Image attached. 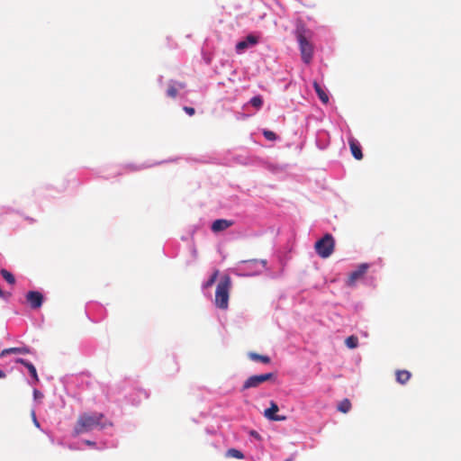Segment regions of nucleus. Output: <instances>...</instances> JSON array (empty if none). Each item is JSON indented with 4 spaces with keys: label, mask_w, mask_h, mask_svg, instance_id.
<instances>
[{
    "label": "nucleus",
    "mask_w": 461,
    "mask_h": 461,
    "mask_svg": "<svg viewBox=\"0 0 461 461\" xmlns=\"http://www.w3.org/2000/svg\"><path fill=\"white\" fill-rule=\"evenodd\" d=\"M112 423L104 420L102 413H89L85 412L78 416L76 425L74 427V436H78L83 433L90 432L95 429H104L111 426Z\"/></svg>",
    "instance_id": "1"
},
{
    "label": "nucleus",
    "mask_w": 461,
    "mask_h": 461,
    "mask_svg": "<svg viewBox=\"0 0 461 461\" xmlns=\"http://www.w3.org/2000/svg\"><path fill=\"white\" fill-rule=\"evenodd\" d=\"M231 278L228 275L221 276L215 291V305L217 308L226 310L229 306L230 292L231 290Z\"/></svg>",
    "instance_id": "2"
},
{
    "label": "nucleus",
    "mask_w": 461,
    "mask_h": 461,
    "mask_svg": "<svg viewBox=\"0 0 461 461\" xmlns=\"http://www.w3.org/2000/svg\"><path fill=\"white\" fill-rule=\"evenodd\" d=\"M295 35L299 43L302 59L304 63L309 64L313 55V47L309 41L311 32L303 26H299L295 31Z\"/></svg>",
    "instance_id": "3"
},
{
    "label": "nucleus",
    "mask_w": 461,
    "mask_h": 461,
    "mask_svg": "<svg viewBox=\"0 0 461 461\" xmlns=\"http://www.w3.org/2000/svg\"><path fill=\"white\" fill-rule=\"evenodd\" d=\"M335 242L331 234H325L316 241L314 248L316 253L322 258H329L334 251Z\"/></svg>",
    "instance_id": "4"
},
{
    "label": "nucleus",
    "mask_w": 461,
    "mask_h": 461,
    "mask_svg": "<svg viewBox=\"0 0 461 461\" xmlns=\"http://www.w3.org/2000/svg\"><path fill=\"white\" fill-rule=\"evenodd\" d=\"M274 378L275 375L273 373L251 375L243 383L241 391H246L250 388H257L261 384L272 380Z\"/></svg>",
    "instance_id": "5"
},
{
    "label": "nucleus",
    "mask_w": 461,
    "mask_h": 461,
    "mask_svg": "<svg viewBox=\"0 0 461 461\" xmlns=\"http://www.w3.org/2000/svg\"><path fill=\"white\" fill-rule=\"evenodd\" d=\"M369 266L366 263L361 264L357 270L350 273L348 279V285L352 286L355 285V283L363 277V276L366 273Z\"/></svg>",
    "instance_id": "6"
},
{
    "label": "nucleus",
    "mask_w": 461,
    "mask_h": 461,
    "mask_svg": "<svg viewBox=\"0 0 461 461\" xmlns=\"http://www.w3.org/2000/svg\"><path fill=\"white\" fill-rule=\"evenodd\" d=\"M26 299L27 302L30 303L31 307L33 309L40 308L43 302L42 294L37 291H30L26 294Z\"/></svg>",
    "instance_id": "7"
},
{
    "label": "nucleus",
    "mask_w": 461,
    "mask_h": 461,
    "mask_svg": "<svg viewBox=\"0 0 461 461\" xmlns=\"http://www.w3.org/2000/svg\"><path fill=\"white\" fill-rule=\"evenodd\" d=\"M258 42V37H256L252 34H249L245 38V40L240 41L236 44V50L238 52H242L246 49L255 46Z\"/></svg>",
    "instance_id": "8"
},
{
    "label": "nucleus",
    "mask_w": 461,
    "mask_h": 461,
    "mask_svg": "<svg viewBox=\"0 0 461 461\" xmlns=\"http://www.w3.org/2000/svg\"><path fill=\"white\" fill-rule=\"evenodd\" d=\"M278 406L275 402H270V407L265 411V417L271 420L281 421L285 420V416L276 415L278 411Z\"/></svg>",
    "instance_id": "9"
},
{
    "label": "nucleus",
    "mask_w": 461,
    "mask_h": 461,
    "mask_svg": "<svg viewBox=\"0 0 461 461\" xmlns=\"http://www.w3.org/2000/svg\"><path fill=\"white\" fill-rule=\"evenodd\" d=\"M232 224L233 222L231 221H228L225 219H218L212 222L211 229L213 232H220L227 230L230 226H232Z\"/></svg>",
    "instance_id": "10"
},
{
    "label": "nucleus",
    "mask_w": 461,
    "mask_h": 461,
    "mask_svg": "<svg viewBox=\"0 0 461 461\" xmlns=\"http://www.w3.org/2000/svg\"><path fill=\"white\" fill-rule=\"evenodd\" d=\"M348 142H349V147H350V150H351L353 157L357 160L362 159L363 154H362L361 147L358 144V142L355 139H350L348 140Z\"/></svg>",
    "instance_id": "11"
},
{
    "label": "nucleus",
    "mask_w": 461,
    "mask_h": 461,
    "mask_svg": "<svg viewBox=\"0 0 461 461\" xmlns=\"http://www.w3.org/2000/svg\"><path fill=\"white\" fill-rule=\"evenodd\" d=\"M185 87V83L182 82H171L167 90V95L170 98H175L177 95L178 89H183Z\"/></svg>",
    "instance_id": "12"
},
{
    "label": "nucleus",
    "mask_w": 461,
    "mask_h": 461,
    "mask_svg": "<svg viewBox=\"0 0 461 461\" xmlns=\"http://www.w3.org/2000/svg\"><path fill=\"white\" fill-rule=\"evenodd\" d=\"M30 354L31 349L28 347H20V348H9L1 351L0 357H4L8 354Z\"/></svg>",
    "instance_id": "13"
},
{
    "label": "nucleus",
    "mask_w": 461,
    "mask_h": 461,
    "mask_svg": "<svg viewBox=\"0 0 461 461\" xmlns=\"http://www.w3.org/2000/svg\"><path fill=\"white\" fill-rule=\"evenodd\" d=\"M15 362L23 365L28 369L30 375L34 379V381L36 383L39 382V377H38V375H37L36 368H35V366L32 363L26 361L23 358H17L15 360Z\"/></svg>",
    "instance_id": "14"
},
{
    "label": "nucleus",
    "mask_w": 461,
    "mask_h": 461,
    "mask_svg": "<svg viewBox=\"0 0 461 461\" xmlns=\"http://www.w3.org/2000/svg\"><path fill=\"white\" fill-rule=\"evenodd\" d=\"M313 87H314V90L318 95V97L320 98V100L323 103V104H328L329 102V96L327 95V93L322 89V87L320 86V84L316 81L313 82Z\"/></svg>",
    "instance_id": "15"
},
{
    "label": "nucleus",
    "mask_w": 461,
    "mask_h": 461,
    "mask_svg": "<svg viewBox=\"0 0 461 461\" xmlns=\"http://www.w3.org/2000/svg\"><path fill=\"white\" fill-rule=\"evenodd\" d=\"M395 375L396 381L401 384H404L410 380L411 374L407 370H397Z\"/></svg>",
    "instance_id": "16"
},
{
    "label": "nucleus",
    "mask_w": 461,
    "mask_h": 461,
    "mask_svg": "<svg viewBox=\"0 0 461 461\" xmlns=\"http://www.w3.org/2000/svg\"><path fill=\"white\" fill-rule=\"evenodd\" d=\"M249 357L253 360V361H259V362H262L264 364H269L270 363V357H267V356H263V355H259L258 353H255V352H249L248 354Z\"/></svg>",
    "instance_id": "17"
},
{
    "label": "nucleus",
    "mask_w": 461,
    "mask_h": 461,
    "mask_svg": "<svg viewBox=\"0 0 461 461\" xmlns=\"http://www.w3.org/2000/svg\"><path fill=\"white\" fill-rule=\"evenodd\" d=\"M225 456L226 457H233V458H237V459H243L244 454L239 449L230 448L226 451Z\"/></svg>",
    "instance_id": "18"
},
{
    "label": "nucleus",
    "mask_w": 461,
    "mask_h": 461,
    "mask_svg": "<svg viewBox=\"0 0 461 461\" xmlns=\"http://www.w3.org/2000/svg\"><path fill=\"white\" fill-rule=\"evenodd\" d=\"M351 409V402L348 399H344L338 405V410L343 413H347Z\"/></svg>",
    "instance_id": "19"
},
{
    "label": "nucleus",
    "mask_w": 461,
    "mask_h": 461,
    "mask_svg": "<svg viewBox=\"0 0 461 461\" xmlns=\"http://www.w3.org/2000/svg\"><path fill=\"white\" fill-rule=\"evenodd\" d=\"M0 273L3 278L10 285H14L15 283V278L11 272L7 271L6 269H2Z\"/></svg>",
    "instance_id": "20"
},
{
    "label": "nucleus",
    "mask_w": 461,
    "mask_h": 461,
    "mask_svg": "<svg viewBox=\"0 0 461 461\" xmlns=\"http://www.w3.org/2000/svg\"><path fill=\"white\" fill-rule=\"evenodd\" d=\"M345 344L349 348H356L358 345V339L356 336H349L346 339Z\"/></svg>",
    "instance_id": "21"
},
{
    "label": "nucleus",
    "mask_w": 461,
    "mask_h": 461,
    "mask_svg": "<svg viewBox=\"0 0 461 461\" xmlns=\"http://www.w3.org/2000/svg\"><path fill=\"white\" fill-rule=\"evenodd\" d=\"M250 104L256 109H260L263 104V99L260 95L254 96L250 99Z\"/></svg>",
    "instance_id": "22"
},
{
    "label": "nucleus",
    "mask_w": 461,
    "mask_h": 461,
    "mask_svg": "<svg viewBox=\"0 0 461 461\" xmlns=\"http://www.w3.org/2000/svg\"><path fill=\"white\" fill-rule=\"evenodd\" d=\"M218 275L219 270H215L213 274L211 276V277L208 279V281L205 283L204 287H210L211 285H212L215 283Z\"/></svg>",
    "instance_id": "23"
},
{
    "label": "nucleus",
    "mask_w": 461,
    "mask_h": 461,
    "mask_svg": "<svg viewBox=\"0 0 461 461\" xmlns=\"http://www.w3.org/2000/svg\"><path fill=\"white\" fill-rule=\"evenodd\" d=\"M263 134L265 138L268 140H276V134L274 131H264Z\"/></svg>",
    "instance_id": "24"
},
{
    "label": "nucleus",
    "mask_w": 461,
    "mask_h": 461,
    "mask_svg": "<svg viewBox=\"0 0 461 461\" xmlns=\"http://www.w3.org/2000/svg\"><path fill=\"white\" fill-rule=\"evenodd\" d=\"M244 264H253V265H256V264H262V266L265 267L266 265H267V260L265 259H262V260H258V259H252V260H247V261H243Z\"/></svg>",
    "instance_id": "25"
},
{
    "label": "nucleus",
    "mask_w": 461,
    "mask_h": 461,
    "mask_svg": "<svg viewBox=\"0 0 461 461\" xmlns=\"http://www.w3.org/2000/svg\"><path fill=\"white\" fill-rule=\"evenodd\" d=\"M184 111L190 116L194 115L195 113L194 108L189 106H184Z\"/></svg>",
    "instance_id": "26"
},
{
    "label": "nucleus",
    "mask_w": 461,
    "mask_h": 461,
    "mask_svg": "<svg viewBox=\"0 0 461 461\" xmlns=\"http://www.w3.org/2000/svg\"><path fill=\"white\" fill-rule=\"evenodd\" d=\"M11 296V293H5L0 288V298L7 300Z\"/></svg>",
    "instance_id": "27"
},
{
    "label": "nucleus",
    "mask_w": 461,
    "mask_h": 461,
    "mask_svg": "<svg viewBox=\"0 0 461 461\" xmlns=\"http://www.w3.org/2000/svg\"><path fill=\"white\" fill-rule=\"evenodd\" d=\"M249 434H250L251 437L255 438L256 439L261 440V436L256 430H251L249 432Z\"/></svg>",
    "instance_id": "28"
},
{
    "label": "nucleus",
    "mask_w": 461,
    "mask_h": 461,
    "mask_svg": "<svg viewBox=\"0 0 461 461\" xmlns=\"http://www.w3.org/2000/svg\"><path fill=\"white\" fill-rule=\"evenodd\" d=\"M33 394H34L35 399L42 397V393L41 392H39L38 390H34Z\"/></svg>",
    "instance_id": "29"
},
{
    "label": "nucleus",
    "mask_w": 461,
    "mask_h": 461,
    "mask_svg": "<svg viewBox=\"0 0 461 461\" xmlns=\"http://www.w3.org/2000/svg\"><path fill=\"white\" fill-rule=\"evenodd\" d=\"M84 443L89 447H95V441H91V440H85Z\"/></svg>",
    "instance_id": "30"
},
{
    "label": "nucleus",
    "mask_w": 461,
    "mask_h": 461,
    "mask_svg": "<svg viewBox=\"0 0 461 461\" xmlns=\"http://www.w3.org/2000/svg\"><path fill=\"white\" fill-rule=\"evenodd\" d=\"M32 419H33V422H34L35 426L40 427V424H39V422H38V420L36 419L34 411H32Z\"/></svg>",
    "instance_id": "31"
},
{
    "label": "nucleus",
    "mask_w": 461,
    "mask_h": 461,
    "mask_svg": "<svg viewBox=\"0 0 461 461\" xmlns=\"http://www.w3.org/2000/svg\"><path fill=\"white\" fill-rule=\"evenodd\" d=\"M5 373L2 370H0V379L2 378H5Z\"/></svg>",
    "instance_id": "32"
},
{
    "label": "nucleus",
    "mask_w": 461,
    "mask_h": 461,
    "mask_svg": "<svg viewBox=\"0 0 461 461\" xmlns=\"http://www.w3.org/2000/svg\"><path fill=\"white\" fill-rule=\"evenodd\" d=\"M285 461H293V458H288V459H286Z\"/></svg>",
    "instance_id": "33"
}]
</instances>
